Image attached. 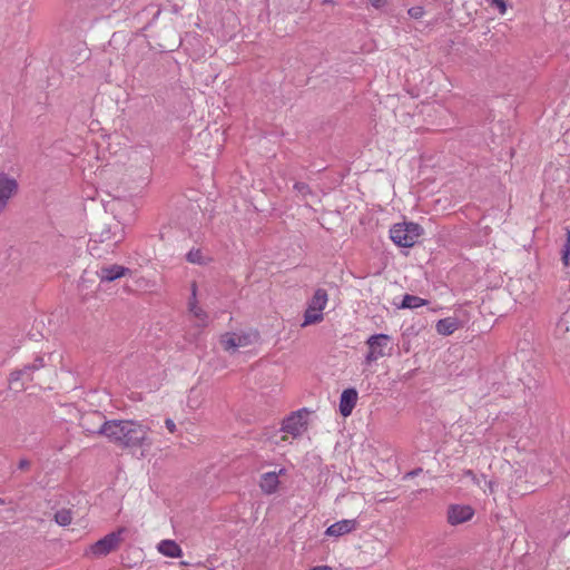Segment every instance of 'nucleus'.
<instances>
[{
    "label": "nucleus",
    "mask_w": 570,
    "mask_h": 570,
    "mask_svg": "<svg viewBox=\"0 0 570 570\" xmlns=\"http://www.w3.org/2000/svg\"><path fill=\"white\" fill-rule=\"evenodd\" d=\"M51 360V354H42L37 355L32 363L26 364L22 368L16 370L11 372L9 382L11 384H17L21 381L20 387L24 389V382L26 381H32L33 380V373L40 368H43L47 366L48 361Z\"/></svg>",
    "instance_id": "obj_5"
},
{
    "label": "nucleus",
    "mask_w": 570,
    "mask_h": 570,
    "mask_svg": "<svg viewBox=\"0 0 570 570\" xmlns=\"http://www.w3.org/2000/svg\"><path fill=\"white\" fill-rule=\"evenodd\" d=\"M165 424L170 433H174L176 431V424L171 419H166Z\"/></svg>",
    "instance_id": "obj_30"
},
{
    "label": "nucleus",
    "mask_w": 570,
    "mask_h": 570,
    "mask_svg": "<svg viewBox=\"0 0 570 570\" xmlns=\"http://www.w3.org/2000/svg\"><path fill=\"white\" fill-rule=\"evenodd\" d=\"M366 345L368 352L365 355V363L370 365L379 358L391 354L392 338L387 334H374L367 338Z\"/></svg>",
    "instance_id": "obj_3"
},
{
    "label": "nucleus",
    "mask_w": 570,
    "mask_h": 570,
    "mask_svg": "<svg viewBox=\"0 0 570 570\" xmlns=\"http://www.w3.org/2000/svg\"><path fill=\"white\" fill-rule=\"evenodd\" d=\"M149 428L132 420L105 421L96 433L121 448L142 446L148 440Z\"/></svg>",
    "instance_id": "obj_1"
},
{
    "label": "nucleus",
    "mask_w": 570,
    "mask_h": 570,
    "mask_svg": "<svg viewBox=\"0 0 570 570\" xmlns=\"http://www.w3.org/2000/svg\"><path fill=\"white\" fill-rule=\"evenodd\" d=\"M17 180L4 173H0V214L4 210L9 199L17 193Z\"/></svg>",
    "instance_id": "obj_8"
},
{
    "label": "nucleus",
    "mask_w": 570,
    "mask_h": 570,
    "mask_svg": "<svg viewBox=\"0 0 570 570\" xmlns=\"http://www.w3.org/2000/svg\"><path fill=\"white\" fill-rule=\"evenodd\" d=\"M328 301L327 292L324 288H317L309 299L307 308L304 313V322L302 326L316 324L323 321V309Z\"/></svg>",
    "instance_id": "obj_4"
},
{
    "label": "nucleus",
    "mask_w": 570,
    "mask_h": 570,
    "mask_svg": "<svg viewBox=\"0 0 570 570\" xmlns=\"http://www.w3.org/2000/svg\"><path fill=\"white\" fill-rule=\"evenodd\" d=\"M422 227L416 223L395 224L390 229V238L400 247H412L422 234Z\"/></svg>",
    "instance_id": "obj_2"
},
{
    "label": "nucleus",
    "mask_w": 570,
    "mask_h": 570,
    "mask_svg": "<svg viewBox=\"0 0 570 570\" xmlns=\"http://www.w3.org/2000/svg\"><path fill=\"white\" fill-rule=\"evenodd\" d=\"M0 504H3V500L2 499H0Z\"/></svg>",
    "instance_id": "obj_35"
},
{
    "label": "nucleus",
    "mask_w": 570,
    "mask_h": 570,
    "mask_svg": "<svg viewBox=\"0 0 570 570\" xmlns=\"http://www.w3.org/2000/svg\"><path fill=\"white\" fill-rule=\"evenodd\" d=\"M187 261L194 264H203V255L199 249H191L187 254Z\"/></svg>",
    "instance_id": "obj_21"
},
{
    "label": "nucleus",
    "mask_w": 570,
    "mask_h": 570,
    "mask_svg": "<svg viewBox=\"0 0 570 570\" xmlns=\"http://www.w3.org/2000/svg\"><path fill=\"white\" fill-rule=\"evenodd\" d=\"M323 2H324V3H327V4H332V3H333V0H324Z\"/></svg>",
    "instance_id": "obj_33"
},
{
    "label": "nucleus",
    "mask_w": 570,
    "mask_h": 570,
    "mask_svg": "<svg viewBox=\"0 0 570 570\" xmlns=\"http://www.w3.org/2000/svg\"><path fill=\"white\" fill-rule=\"evenodd\" d=\"M464 476H468L469 479H471L475 484L480 485V480L479 478L476 476V474L472 471V470H465L464 471Z\"/></svg>",
    "instance_id": "obj_26"
},
{
    "label": "nucleus",
    "mask_w": 570,
    "mask_h": 570,
    "mask_svg": "<svg viewBox=\"0 0 570 570\" xmlns=\"http://www.w3.org/2000/svg\"><path fill=\"white\" fill-rule=\"evenodd\" d=\"M357 402V392L355 389H346L342 392L340 399V412L343 416L351 415Z\"/></svg>",
    "instance_id": "obj_13"
},
{
    "label": "nucleus",
    "mask_w": 570,
    "mask_h": 570,
    "mask_svg": "<svg viewBox=\"0 0 570 570\" xmlns=\"http://www.w3.org/2000/svg\"><path fill=\"white\" fill-rule=\"evenodd\" d=\"M474 514L470 505H451L448 512V520L451 524H460L469 521Z\"/></svg>",
    "instance_id": "obj_11"
},
{
    "label": "nucleus",
    "mask_w": 570,
    "mask_h": 570,
    "mask_svg": "<svg viewBox=\"0 0 570 570\" xmlns=\"http://www.w3.org/2000/svg\"><path fill=\"white\" fill-rule=\"evenodd\" d=\"M248 343L246 335H236L234 333H226L220 337V344L225 351H236L240 346H245Z\"/></svg>",
    "instance_id": "obj_14"
},
{
    "label": "nucleus",
    "mask_w": 570,
    "mask_h": 570,
    "mask_svg": "<svg viewBox=\"0 0 570 570\" xmlns=\"http://www.w3.org/2000/svg\"><path fill=\"white\" fill-rule=\"evenodd\" d=\"M294 189L303 197H306L307 195L312 194V189L309 186L305 183H295Z\"/></svg>",
    "instance_id": "obj_22"
},
{
    "label": "nucleus",
    "mask_w": 570,
    "mask_h": 570,
    "mask_svg": "<svg viewBox=\"0 0 570 570\" xmlns=\"http://www.w3.org/2000/svg\"><path fill=\"white\" fill-rule=\"evenodd\" d=\"M564 230H566V243L563 246H569V248H570V229H569V227H566Z\"/></svg>",
    "instance_id": "obj_31"
},
{
    "label": "nucleus",
    "mask_w": 570,
    "mask_h": 570,
    "mask_svg": "<svg viewBox=\"0 0 570 570\" xmlns=\"http://www.w3.org/2000/svg\"><path fill=\"white\" fill-rule=\"evenodd\" d=\"M309 411L307 409H301L292 412L287 417L283 420L281 430L293 438H297L303 434L307 429V416Z\"/></svg>",
    "instance_id": "obj_6"
},
{
    "label": "nucleus",
    "mask_w": 570,
    "mask_h": 570,
    "mask_svg": "<svg viewBox=\"0 0 570 570\" xmlns=\"http://www.w3.org/2000/svg\"><path fill=\"white\" fill-rule=\"evenodd\" d=\"M55 521L62 527L69 525L72 521V513L68 509H61L55 513Z\"/></svg>",
    "instance_id": "obj_20"
},
{
    "label": "nucleus",
    "mask_w": 570,
    "mask_h": 570,
    "mask_svg": "<svg viewBox=\"0 0 570 570\" xmlns=\"http://www.w3.org/2000/svg\"><path fill=\"white\" fill-rule=\"evenodd\" d=\"M130 273L131 271L129 268L114 264L100 267L97 271V276L100 278L101 282H112Z\"/></svg>",
    "instance_id": "obj_10"
},
{
    "label": "nucleus",
    "mask_w": 570,
    "mask_h": 570,
    "mask_svg": "<svg viewBox=\"0 0 570 570\" xmlns=\"http://www.w3.org/2000/svg\"><path fill=\"white\" fill-rule=\"evenodd\" d=\"M488 484H489L490 489L492 490V482L490 481Z\"/></svg>",
    "instance_id": "obj_34"
},
{
    "label": "nucleus",
    "mask_w": 570,
    "mask_h": 570,
    "mask_svg": "<svg viewBox=\"0 0 570 570\" xmlns=\"http://www.w3.org/2000/svg\"><path fill=\"white\" fill-rule=\"evenodd\" d=\"M491 4L498 8L501 14L505 13L507 3L504 0H491Z\"/></svg>",
    "instance_id": "obj_24"
},
{
    "label": "nucleus",
    "mask_w": 570,
    "mask_h": 570,
    "mask_svg": "<svg viewBox=\"0 0 570 570\" xmlns=\"http://www.w3.org/2000/svg\"><path fill=\"white\" fill-rule=\"evenodd\" d=\"M561 259H562V263L564 264V266H569L570 264V248L569 246H563L562 250H561Z\"/></svg>",
    "instance_id": "obj_25"
},
{
    "label": "nucleus",
    "mask_w": 570,
    "mask_h": 570,
    "mask_svg": "<svg viewBox=\"0 0 570 570\" xmlns=\"http://www.w3.org/2000/svg\"><path fill=\"white\" fill-rule=\"evenodd\" d=\"M311 570H333V569L328 566H316V567H313Z\"/></svg>",
    "instance_id": "obj_32"
},
{
    "label": "nucleus",
    "mask_w": 570,
    "mask_h": 570,
    "mask_svg": "<svg viewBox=\"0 0 570 570\" xmlns=\"http://www.w3.org/2000/svg\"><path fill=\"white\" fill-rule=\"evenodd\" d=\"M157 550L169 558H179L183 554V550L179 544L169 539L161 540L157 546Z\"/></svg>",
    "instance_id": "obj_16"
},
{
    "label": "nucleus",
    "mask_w": 570,
    "mask_h": 570,
    "mask_svg": "<svg viewBox=\"0 0 570 570\" xmlns=\"http://www.w3.org/2000/svg\"><path fill=\"white\" fill-rule=\"evenodd\" d=\"M125 532H127V529L121 527L117 531L110 532L100 540H98L95 544L91 546L92 554L97 557H102L114 551L119 546L122 539L121 535Z\"/></svg>",
    "instance_id": "obj_7"
},
{
    "label": "nucleus",
    "mask_w": 570,
    "mask_h": 570,
    "mask_svg": "<svg viewBox=\"0 0 570 570\" xmlns=\"http://www.w3.org/2000/svg\"><path fill=\"white\" fill-rule=\"evenodd\" d=\"M279 484L278 474L276 472L264 473L261 478L259 487L266 494L276 492Z\"/></svg>",
    "instance_id": "obj_17"
},
{
    "label": "nucleus",
    "mask_w": 570,
    "mask_h": 570,
    "mask_svg": "<svg viewBox=\"0 0 570 570\" xmlns=\"http://www.w3.org/2000/svg\"><path fill=\"white\" fill-rule=\"evenodd\" d=\"M196 291H197L196 283H193V285H191V298H190V301L188 303L189 311L198 320V325L199 326H206L207 325L208 315H207V313L203 308L197 306Z\"/></svg>",
    "instance_id": "obj_15"
},
{
    "label": "nucleus",
    "mask_w": 570,
    "mask_h": 570,
    "mask_svg": "<svg viewBox=\"0 0 570 570\" xmlns=\"http://www.w3.org/2000/svg\"><path fill=\"white\" fill-rule=\"evenodd\" d=\"M428 304V301L426 299H423L419 296H415V295H410V294H406L404 295L403 297V301L400 305L401 308H417V307H421V306H424Z\"/></svg>",
    "instance_id": "obj_19"
},
{
    "label": "nucleus",
    "mask_w": 570,
    "mask_h": 570,
    "mask_svg": "<svg viewBox=\"0 0 570 570\" xmlns=\"http://www.w3.org/2000/svg\"><path fill=\"white\" fill-rule=\"evenodd\" d=\"M422 471L423 470L421 468H416V469L405 473L403 479L406 480V479H410V478L417 476L420 473H422Z\"/></svg>",
    "instance_id": "obj_27"
},
{
    "label": "nucleus",
    "mask_w": 570,
    "mask_h": 570,
    "mask_svg": "<svg viewBox=\"0 0 570 570\" xmlns=\"http://www.w3.org/2000/svg\"><path fill=\"white\" fill-rule=\"evenodd\" d=\"M30 461L27 459H21L18 463V469L20 470H28L30 468Z\"/></svg>",
    "instance_id": "obj_29"
},
{
    "label": "nucleus",
    "mask_w": 570,
    "mask_h": 570,
    "mask_svg": "<svg viewBox=\"0 0 570 570\" xmlns=\"http://www.w3.org/2000/svg\"><path fill=\"white\" fill-rule=\"evenodd\" d=\"M121 232L122 229L118 223L112 226L109 225L97 235L98 239H92V242L107 243V247L112 248L122 239Z\"/></svg>",
    "instance_id": "obj_9"
},
{
    "label": "nucleus",
    "mask_w": 570,
    "mask_h": 570,
    "mask_svg": "<svg viewBox=\"0 0 570 570\" xmlns=\"http://www.w3.org/2000/svg\"><path fill=\"white\" fill-rule=\"evenodd\" d=\"M424 8L421 6L412 7L407 10L409 16L412 19H420L424 16Z\"/></svg>",
    "instance_id": "obj_23"
},
{
    "label": "nucleus",
    "mask_w": 570,
    "mask_h": 570,
    "mask_svg": "<svg viewBox=\"0 0 570 570\" xmlns=\"http://www.w3.org/2000/svg\"><path fill=\"white\" fill-rule=\"evenodd\" d=\"M459 327V322L456 318L446 317L438 321L435 328L436 332L441 335L448 336L453 334Z\"/></svg>",
    "instance_id": "obj_18"
},
{
    "label": "nucleus",
    "mask_w": 570,
    "mask_h": 570,
    "mask_svg": "<svg viewBox=\"0 0 570 570\" xmlns=\"http://www.w3.org/2000/svg\"><path fill=\"white\" fill-rule=\"evenodd\" d=\"M356 525H357V522L355 519H344V520L337 521V522L333 523L332 525H330L326 529L325 534L328 537L338 538L341 535H344L346 533H351L352 531H354L356 529Z\"/></svg>",
    "instance_id": "obj_12"
},
{
    "label": "nucleus",
    "mask_w": 570,
    "mask_h": 570,
    "mask_svg": "<svg viewBox=\"0 0 570 570\" xmlns=\"http://www.w3.org/2000/svg\"><path fill=\"white\" fill-rule=\"evenodd\" d=\"M375 9H382L386 6V0H367Z\"/></svg>",
    "instance_id": "obj_28"
}]
</instances>
